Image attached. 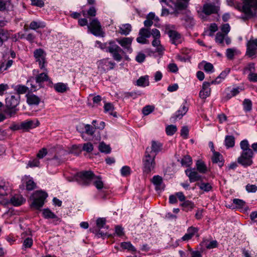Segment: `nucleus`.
<instances>
[{
  "label": "nucleus",
  "instance_id": "25",
  "mask_svg": "<svg viewBox=\"0 0 257 257\" xmlns=\"http://www.w3.org/2000/svg\"><path fill=\"white\" fill-rule=\"evenodd\" d=\"M23 184H25L26 189L28 190H32L36 187V184L33 180V179L30 176H25L23 179Z\"/></svg>",
  "mask_w": 257,
  "mask_h": 257
},
{
  "label": "nucleus",
  "instance_id": "43",
  "mask_svg": "<svg viewBox=\"0 0 257 257\" xmlns=\"http://www.w3.org/2000/svg\"><path fill=\"white\" fill-rule=\"evenodd\" d=\"M149 84L148 76H142L137 81V85L139 86L145 87Z\"/></svg>",
  "mask_w": 257,
  "mask_h": 257
},
{
  "label": "nucleus",
  "instance_id": "59",
  "mask_svg": "<svg viewBox=\"0 0 257 257\" xmlns=\"http://www.w3.org/2000/svg\"><path fill=\"white\" fill-rule=\"evenodd\" d=\"M47 150L46 148H43L40 150L38 152V154H37V158L38 159H43L47 155Z\"/></svg>",
  "mask_w": 257,
  "mask_h": 257
},
{
  "label": "nucleus",
  "instance_id": "22",
  "mask_svg": "<svg viewBox=\"0 0 257 257\" xmlns=\"http://www.w3.org/2000/svg\"><path fill=\"white\" fill-rule=\"evenodd\" d=\"M243 90V86H238L232 88L228 87L225 90V97L228 100L231 97L236 96Z\"/></svg>",
  "mask_w": 257,
  "mask_h": 257
},
{
  "label": "nucleus",
  "instance_id": "53",
  "mask_svg": "<svg viewBox=\"0 0 257 257\" xmlns=\"http://www.w3.org/2000/svg\"><path fill=\"white\" fill-rule=\"evenodd\" d=\"M184 20L186 22V25L188 27H191L195 24L194 19L191 15H187L184 18Z\"/></svg>",
  "mask_w": 257,
  "mask_h": 257
},
{
  "label": "nucleus",
  "instance_id": "64",
  "mask_svg": "<svg viewBox=\"0 0 257 257\" xmlns=\"http://www.w3.org/2000/svg\"><path fill=\"white\" fill-rule=\"evenodd\" d=\"M146 58V55L143 53H139L136 57V60L139 63L143 62Z\"/></svg>",
  "mask_w": 257,
  "mask_h": 257
},
{
  "label": "nucleus",
  "instance_id": "18",
  "mask_svg": "<svg viewBox=\"0 0 257 257\" xmlns=\"http://www.w3.org/2000/svg\"><path fill=\"white\" fill-rule=\"evenodd\" d=\"M167 34L169 36L170 40L172 44L177 45L182 43L183 38L180 34L175 30H169L167 32Z\"/></svg>",
  "mask_w": 257,
  "mask_h": 257
},
{
  "label": "nucleus",
  "instance_id": "9",
  "mask_svg": "<svg viewBox=\"0 0 257 257\" xmlns=\"http://www.w3.org/2000/svg\"><path fill=\"white\" fill-rule=\"evenodd\" d=\"M253 156L252 150L242 151L240 156L237 159V162L244 167L250 166L253 163Z\"/></svg>",
  "mask_w": 257,
  "mask_h": 257
},
{
  "label": "nucleus",
  "instance_id": "55",
  "mask_svg": "<svg viewBox=\"0 0 257 257\" xmlns=\"http://www.w3.org/2000/svg\"><path fill=\"white\" fill-rule=\"evenodd\" d=\"M131 168L127 166H124L120 169V173L121 176L127 177L131 174Z\"/></svg>",
  "mask_w": 257,
  "mask_h": 257
},
{
  "label": "nucleus",
  "instance_id": "57",
  "mask_svg": "<svg viewBox=\"0 0 257 257\" xmlns=\"http://www.w3.org/2000/svg\"><path fill=\"white\" fill-rule=\"evenodd\" d=\"M232 202L236 205V207L238 208H243L245 204V202L243 200L237 198L233 199Z\"/></svg>",
  "mask_w": 257,
  "mask_h": 257
},
{
  "label": "nucleus",
  "instance_id": "49",
  "mask_svg": "<svg viewBox=\"0 0 257 257\" xmlns=\"http://www.w3.org/2000/svg\"><path fill=\"white\" fill-rule=\"evenodd\" d=\"M10 4V0H0V11L6 10L9 7Z\"/></svg>",
  "mask_w": 257,
  "mask_h": 257
},
{
  "label": "nucleus",
  "instance_id": "36",
  "mask_svg": "<svg viewBox=\"0 0 257 257\" xmlns=\"http://www.w3.org/2000/svg\"><path fill=\"white\" fill-rule=\"evenodd\" d=\"M188 111V108L186 105V103H183L180 107L179 109L175 113V117L176 118L182 117Z\"/></svg>",
  "mask_w": 257,
  "mask_h": 257
},
{
  "label": "nucleus",
  "instance_id": "37",
  "mask_svg": "<svg viewBox=\"0 0 257 257\" xmlns=\"http://www.w3.org/2000/svg\"><path fill=\"white\" fill-rule=\"evenodd\" d=\"M243 110L245 112H250L252 110V103L250 99L245 98L242 102Z\"/></svg>",
  "mask_w": 257,
  "mask_h": 257
},
{
  "label": "nucleus",
  "instance_id": "3",
  "mask_svg": "<svg viewBox=\"0 0 257 257\" xmlns=\"http://www.w3.org/2000/svg\"><path fill=\"white\" fill-rule=\"evenodd\" d=\"M36 75L35 77L29 78L27 81V85L31 86V90L35 91L42 87V84L49 80L47 71Z\"/></svg>",
  "mask_w": 257,
  "mask_h": 257
},
{
  "label": "nucleus",
  "instance_id": "38",
  "mask_svg": "<svg viewBox=\"0 0 257 257\" xmlns=\"http://www.w3.org/2000/svg\"><path fill=\"white\" fill-rule=\"evenodd\" d=\"M224 144L227 148H232L235 144V138L232 136H226L224 140Z\"/></svg>",
  "mask_w": 257,
  "mask_h": 257
},
{
  "label": "nucleus",
  "instance_id": "28",
  "mask_svg": "<svg viewBox=\"0 0 257 257\" xmlns=\"http://www.w3.org/2000/svg\"><path fill=\"white\" fill-rule=\"evenodd\" d=\"M190 0H177L175 4V11H178L185 10L189 4Z\"/></svg>",
  "mask_w": 257,
  "mask_h": 257
},
{
  "label": "nucleus",
  "instance_id": "24",
  "mask_svg": "<svg viewBox=\"0 0 257 257\" xmlns=\"http://www.w3.org/2000/svg\"><path fill=\"white\" fill-rule=\"evenodd\" d=\"M198 229L193 226L189 227L187 230V233L181 238L183 241H188L191 239L198 233Z\"/></svg>",
  "mask_w": 257,
  "mask_h": 257
},
{
  "label": "nucleus",
  "instance_id": "56",
  "mask_svg": "<svg viewBox=\"0 0 257 257\" xmlns=\"http://www.w3.org/2000/svg\"><path fill=\"white\" fill-rule=\"evenodd\" d=\"M33 243V240L31 237H28L26 238L23 242V247L24 248H30Z\"/></svg>",
  "mask_w": 257,
  "mask_h": 257
},
{
  "label": "nucleus",
  "instance_id": "32",
  "mask_svg": "<svg viewBox=\"0 0 257 257\" xmlns=\"http://www.w3.org/2000/svg\"><path fill=\"white\" fill-rule=\"evenodd\" d=\"M229 70H225L222 71L220 75L216 78L214 80H212L210 82V84H217L221 82L226 77L227 74L229 73Z\"/></svg>",
  "mask_w": 257,
  "mask_h": 257
},
{
  "label": "nucleus",
  "instance_id": "7",
  "mask_svg": "<svg viewBox=\"0 0 257 257\" xmlns=\"http://www.w3.org/2000/svg\"><path fill=\"white\" fill-rule=\"evenodd\" d=\"M88 31L95 36L103 37L104 32L100 23L97 19H93L90 21L87 25Z\"/></svg>",
  "mask_w": 257,
  "mask_h": 257
},
{
  "label": "nucleus",
  "instance_id": "31",
  "mask_svg": "<svg viewBox=\"0 0 257 257\" xmlns=\"http://www.w3.org/2000/svg\"><path fill=\"white\" fill-rule=\"evenodd\" d=\"M152 183L156 186L157 190H162L164 187L162 184V178L161 177L157 175L154 176L152 180Z\"/></svg>",
  "mask_w": 257,
  "mask_h": 257
},
{
  "label": "nucleus",
  "instance_id": "48",
  "mask_svg": "<svg viewBox=\"0 0 257 257\" xmlns=\"http://www.w3.org/2000/svg\"><path fill=\"white\" fill-rule=\"evenodd\" d=\"M177 130L176 126L172 124L168 125L166 128V132L168 136L173 135Z\"/></svg>",
  "mask_w": 257,
  "mask_h": 257
},
{
  "label": "nucleus",
  "instance_id": "34",
  "mask_svg": "<svg viewBox=\"0 0 257 257\" xmlns=\"http://www.w3.org/2000/svg\"><path fill=\"white\" fill-rule=\"evenodd\" d=\"M27 101L29 104L38 105L40 101V99L34 94H27Z\"/></svg>",
  "mask_w": 257,
  "mask_h": 257
},
{
  "label": "nucleus",
  "instance_id": "17",
  "mask_svg": "<svg viewBox=\"0 0 257 257\" xmlns=\"http://www.w3.org/2000/svg\"><path fill=\"white\" fill-rule=\"evenodd\" d=\"M133 38L132 37H125L116 40L117 42L123 48L126 52L131 53L133 51L131 47Z\"/></svg>",
  "mask_w": 257,
  "mask_h": 257
},
{
  "label": "nucleus",
  "instance_id": "14",
  "mask_svg": "<svg viewBox=\"0 0 257 257\" xmlns=\"http://www.w3.org/2000/svg\"><path fill=\"white\" fill-rule=\"evenodd\" d=\"M246 54L249 57H255L257 50V39H250L247 43Z\"/></svg>",
  "mask_w": 257,
  "mask_h": 257
},
{
  "label": "nucleus",
  "instance_id": "2",
  "mask_svg": "<svg viewBox=\"0 0 257 257\" xmlns=\"http://www.w3.org/2000/svg\"><path fill=\"white\" fill-rule=\"evenodd\" d=\"M76 177L80 185H89L93 183L98 189H102L103 187V183L101 179L90 171L77 173Z\"/></svg>",
  "mask_w": 257,
  "mask_h": 257
},
{
  "label": "nucleus",
  "instance_id": "45",
  "mask_svg": "<svg viewBox=\"0 0 257 257\" xmlns=\"http://www.w3.org/2000/svg\"><path fill=\"white\" fill-rule=\"evenodd\" d=\"M95 130V128L90 124H85L84 126V131L88 135L92 136Z\"/></svg>",
  "mask_w": 257,
  "mask_h": 257
},
{
  "label": "nucleus",
  "instance_id": "41",
  "mask_svg": "<svg viewBox=\"0 0 257 257\" xmlns=\"http://www.w3.org/2000/svg\"><path fill=\"white\" fill-rule=\"evenodd\" d=\"M197 171L200 173H204L207 171V167L202 160H198L196 163Z\"/></svg>",
  "mask_w": 257,
  "mask_h": 257
},
{
  "label": "nucleus",
  "instance_id": "5",
  "mask_svg": "<svg viewBox=\"0 0 257 257\" xmlns=\"http://www.w3.org/2000/svg\"><path fill=\"white\" fill-rule=\"evenodd\" d=\"M155 158L154 156L150 155L145 153L143 160V172L145 174H149L156 167Z\"/></svg>",
  "mask_w": 257,
  "mask_h": 257
},
{
  "label": "nucleus",
  "instance_id": "26",
  "mask_svg": "<svg viewBox=\"0 0 257 257\" xmlns=\"http://www.w3.org/2000/svg\"><path fill=\"white\" fill-rule=\"evenodd\" d=\"M25 200L23 196L19 194H16L12 196L10 199V203L15 206H19L23 204Z\"/></svg>",
  "mask_w": 257,
  "mask_h": 257
},
{
  "label": "nucleus",
  "instance_id": "13",
  "mask_svg": "<svg viewBox=\"0 0 257 257\" xmlns=\"http://www.w3.org/2000/svg\"><path fill=\"white\" fill-rule=\"evenodd\" d=\"M151 31L146 28H141L139 33V36L137 38V41L140 44H145L149 43L147 38L151 36Z\"/></svg>",
  "mask_w": 257,
  "mask_h": 257
},
{
  "label": "nucleus",
  "instance_id": "61",
  "mask_svg": "<svg viewBox=\"0 0 257 257\" xmlns=\"http://www.w3.org/2000/svg\"><path fill=\"white\" fill-rule=\"evenodd\" d=\"M225 35L220 32H218L216 34L215 37V41L219 44H222L224 39Z\"/></svg>",
  "mask_w": 257,
  "mask_h": 257
},
{
  "label": "nucleus",
  "instance_id": "39",
  "mask_svg": "<svg viewBox=\"0 0 257 257\" xmlns=\"http://www.w3.org/2000/svg\"><path fill=\"white\" fill-rule=\"evenodd\" d=\"M220 3L219 0H214V2L210 3V14H217L219 10Z\"/></svg>",
  "mask_w": 257,
  "mask_h": 257
},
{
  "label": "nucleus",
  "instance_id": "58",
  "mask_svg": "<svg viewBox=\"0 0 257 257\" xmlns=\"http://www.w3.org/2000/svg\"><path fill=\"white\" fill-rule=\"evenodd\" d=\"M28 89V88L27 86L21 85H18L16 87L17 93L15 94H19V95L20 94H24L27 91Z\"/></svg>",
  "mask_w": 257,
  "mask_h": 257
},
{
  "label": "nucleus",
  "instance_id": "16",
  "mask_svg": "<svg viewBox=\"0 0 257 257\" xmlns=\"http://www.w3.org/2000/svg\"><path fill=\"white\" fill-rule=\"evenodd\" d=\"M162 148V145L161 143L153 141L151 147H148L145 153L156 157L158 153L161 151Z\"/></svg>",
  "mask_w": 257,
  "mask_h": 257
},
{
  "label": "nucleus",
  "instance_id": "52",
  "mask_svg": "<svg viewBox=\"0 0 257 257\" xmlns=\"http://www.w3.org/2000/svg\"><path fill=\"white\" fill-rule=\"evenodd\" d=\"M240 148L242 151H247L248 150H252L249 148L248 142L246 140H244L240 143Z\"/></svg>",
  "mask_w": 257,
  "mask_h": 257
},
{
  "label": "nucleus",
  "instance_id": "6",
  "mask_svg": "<svg viewBox=\"0 0 257 257\" xmlns=\"http://www.w3.org/2000/svg\"><path fill=\"white\" fill-rule=\"evenodd\" d=\"M106 51L110 53L116 61H120L121 60L123 50L114 41L107 43Z\"/></svg>",
  "mask_w": 257,
  "mask_h": 257
},
{
  "label": "nucleus",
  "instance_id": "19",
  "mask_svg": "<svg viewBox=\"0 0 257 257\" xmlns=\"http://www.w3.org/2000/svg\"><path fill=\"white\" fill-rule=\"evenodd\" d=\"M196 10L199 17L203 20H206L209 16V4L205 3L202 7L198 6Z\"/></svg>",
  "mask_w": 257,
  "mask_h": 257
},
{
  "label": "nucleus",
  "instance_id": "54",
  "mask_svg": "<svg viewBox=\"0 0 257 257\" xmlns=\"http://www.w3.org/2000/svg\"><path fill=\"white\" fill-rule=\"evenodd\" d=\"M18 111V109L16 107L11 108V107H7V108L4 110L5 113L8 114L10 117L14 116Z\"/></svg>",
  "mask_w": 257,
  "mask_h": 257
},
{
  "label": "nucleus",
  "instance_id": "62",
  "mask_svg": "<svg viewBox=\"0 0 257 257\" xmlns=\"http://www.w3.org/2000/svg\"><path fill=\"white\" fill-rule=\"evenodd\" d=\"M221 31L224 35H226L230 30V27L228 24H224L222 25L221 28Z\"/></svg>",
  "mask_w": 257,
  "mask_h": 257
},
{
  "label": "nucleus",
  "instance_id": "47",
  "mask_svg": "<svg viewBox=\"0 0 257 257\" xmlns=\"http://www.w3.org/2000/svg\"><path fill=\"white\" fill-rule=\"evenodd\" d=\"M192 159L189 156H184L181 160V164L185 167H189L192 164Z\"/></svg>",
  "mask_w": 257,
  "mask_h": 257
},
{
  "label": "nucleus",
  "instance_id": "15",
  "mask_svg": "<svg viewBox=\"0 0 257 257\" xmlns=\"http://www.w3.org/2000/svg\"><path fill=\"white\" fill-rule=\"evenodd\" d=\"M20 96L19 94L9 95L6 99V105L7 107L14 108L19 104Z\"/></svg>",
  "mask_w": 257,
  "mask_h": 257
},
{
  "label": "nucleus",
  "instance_id": "11",
  "mask_svg": "<svg viewBox=\"0 0 257 257\" xmlns=\"http://www.w3.org/2000/svg\"><path fill=\"white\" fill-rule=\"evenodd\" d=\"M210 146H211V151L212 152L211 158L212 163L217 164L219 168H221L224 163L223 156L219 152L215 151L213 144L211 142H210Z\"/></svg>",
  "mask_w": 257,
  "mask_h": 257
},
{
  "label": "nucleus",
  "instance_id": "10",
  "mask_svg": "<svg viewBox=\"0 0 257 257\" xmlns=\"http://www.w3.org/2000/svg\"><path fill=\"white\" fill-rule=\"evenodd\" d=\"M46 53L42 49H37L34 51V56L36 61L38 63L40 68L44 70H46Z\"/></svg>",
  "mask_w": 257,
  "mask_h": 257
},
{
  "label": "nucleus",
  "instance_id": "60",
  "mask_svg": "<svg viewBox=\"0 0 257 257\" xmlns=\"http://www.w3.org/2000/svg\"><path fill=\"white\" fill-rule=\"evenodd\" d=\"M154 109V107L151 105L145 106L143 109V113L145 115H147L151 113Z\"/></svg>",
  "mask_w": 257,
  "mask_h": 257
},
{
  "label": "nucleus",
  "instance_id": "50",
  "mask_svg": "<svg viewBox=\"0 0 257 257\" xmlns=\"http://www.w3.org/2000/svg\"><path fill=\"white\" fill-rule=\"evenodd\" d=\"M43 214L46 218H57V216L49 209H44Z\"/></svg>",
  "mask_w": 257,
  "mask_h": 257
},
{
  "label": "nucleus",
  "instance_id": "23",
  "mask_svg": "<svg viewBox=\"0 0 257 257\" xmlns=\"http://www.w3.org/2000/svg\"><path fill=\"white\" fill-rule=\"evenodd\" d=\"M186 175L189 177L191 182L199 181L201 179L200 175L194 169H188L185 171Z\"/></svg>",
  "mask_w": 257,
  "mask_h": 257
},
{
  "label": "nucleus",
  "instance_id": "27",
  "mask_svg": "<svg viewBox=\"0 0 257 257\" xmlns=\"http://www.w3.org/2000/svg\"><path fill=\"white\" fill-rule=\"evenodd\" d=\"M209 96V82H204L199 92L201 99L205 100Z\"/></svg>",
  "mask_w": 257,
  "mask_h": 257
},
{
  "label": "nucleus",
  "instance_id": "1",
  "mask_svg": "<svg viewBox=\"0 0 257 257\" xmlns=\"http://www.w3.org/2000/svg\"><path fill=\"white\" fill-rule=\"evenodd\" d=\"M228 5L234 7L239 11L242 12L244 16L241 18L246 21L255 16V11L257 9V0H242L240 4L235 0H227Z\"/></svg>",
  "mask_w": 257,
  "mask_h": 257
},
{
  "label": "nucleus",
  "instance_id": "4",
  "mask_svg": "<svg viewBox=\"0 0 257 257\" xmlns=\"http://www.w3.org/2000/svg\"><path fill=\"white\" fill-rule=\"evenodd\" d=\"M48 194L42 190L35 191L32 195L33 202L31 207L36 209H40L44 205Z\"/></svg>",
  "mask_w": 257,
  "mask_h": 257
},
{
  "label": "nucleus",
  "instance_id": "8",
  "mask_svg": "<svg viewBox=\"0 0 257 257\" xmlns=\"http://www.w3.org/2000/svg\"><path fill=\"white\" fill-rule=\"evenodd\" d=\"M154 38L152 44L154 47L156 48V51L159 55H162L165 50L164 47L161 44L160 37L161 34L160 31L157 29H153L151 30V36Z\"/></svg>",
  "mask_w": 257,
  "mask_h": 257
},
{
  "label": "nucleus",
  "instance_id": "35",
  "mask_svg": "<svg viewBox=\"0 0 257 257\" xmlns=\"http://www.w3.org/2000/svg\"><path fill=\"white\" fill-rule=\"evenodd\" d=\"M46 24L42 21H33L31 22L29 25V28L31 30H36L39 28H43L45 27Z\"/></svg>",
  "mask_w": 257,
  "mask_h": 257
},
{
  "label": "nucleus",
  "instance_id": "46",
  "mask_svg": "<svg viewBox=\"0 0 257 257\" xmlns=\"http://www.w3.org/2000/svg\"><path fill=\"white\" fill-rule=\"evenodd\" d=\"M99 150L102 153H109L110 152V148L108 145L103 142H101L98 147Z\"/></svg>",
  "mask_w": 257,
  "mask_h": 257
},
{
  "label": "nucleus",
  "instance_id": "63",
  "mask_svg": "<svg viewBox=\"0 0 257 257\" xmlns=\"http://www.w3.org/2000/svg\"><path fill=\"white\" fill-rule=\"evenodd\" d=\"M106 223V219L104 218H99L96 220V224L98 227L103 228Z\"/></svg>",
  "mask_w": 257,
  "mask_h": 257
},
{
  "label": "nucleus",
  "instance_id": "44",
  "mask_svg": "<svg viewBox=\"0 0 257 257\" xmlns=\"http://www.w3.org/2000/svg\"><path fill=\"white\" fill-rule=\"evenodd\" d=\"M104 111L108 112L109 114L112 115L114 116H116V112H113L114 107L113 105L110 103L105 104L104 106Z\"/></svg>",
  "mask_w": 257,
  "mask_h": 257
},
{
  "label": "nucleus",
  "instance_id": "29",
  "mask_svg": "<svg viewBox=\"0 0 257 257\" xmlns=\"http://www.w3.org/2000/svg\"><path fill=\"white\" fill-rule=\"evenodd\" d=\"M54 88L56 91L59 93H64L69 90L68 84L62 82H58L55 84Z\"/></svg>",
  "mask_w": 257,
  "mask_h": 257
},
{
  "label": "nucleus",
  "instance_id": "40",
  "mask_svg": "<svg viewBox=\"0 0 257 257\" xmlns=\"http://www.w3.org/2000/svg\"><path fill=\"white\" fill-rule=\"evenodd\" d=\"M120 247L123 249H126L128 251L134 252L136 251V248L131 243V242H123L120 244Z\"/></svg>",
  "mask_w": 257,
  "mask_h": 257
},
{
  "label": "nucleus",
  "instance_id": "12",
  "mask_svg": "<svg viewBox=\"0 0 257 257\" xmlns=\"http://www.w3.org/2000/svg\"><path fill=\"white\" fill-rule=\"evenodd\" d=\"M93 150V146L90 143H86L83 144L82 147L79 145H74L71 150V153L78 155L80 154L82 150L85 151L87 153L91 152Z\"/></svg>",
  "mask_w": 257,
  "mask_h": 257
},
{
  "label": "nucleus",
  "instance_id": "21",
  "mask_svg": "<svg viewBox=\"0 0 257 257\" xmlns=\"http://www.w3.org/2000/svg\"><path fill=\"white\" fill-rule=\"evenodd\" d=\"M115 63L109 59H103L98 62V68L103 71H107L113 68Z\"/></svg>",
  "mask_w": 257,
  "mask_h": 257
},
{
  "label": "nucleus",
  "instance_id": "20",
  "mask_svg": "<svg viewBox=\"0 0 257 257\" xmlns=\"http://www.w3.org/2000/svg\"><path fill=\"white\" fill-rule=\"evenodd\" d=\"M39 125V122L37 119H27L21 122L22 130L25 131L34 128Z\"/></svg>",
  "mask_w": 257,
  "mask_h": 257
},
{
  "label": "nucleus",
  "instance_id": "51",
  "mask_svg": "<svg viewBox=\"0 0 257 257\" xmlns=\"http://www.w3.org/2000/svg\"><path fill=\"white\" fill-rule=\"evenodd\" d=\"M40 162L39 159L36 158L29 161L27 168L38 167L40 166Z\"/></svg>",
  "mask_w": 257,
  "mask_h": 257
},
{
  "label": "nucleus",
  "instance_id": "33",
  "mask_svg": "<svg viewBox=\"0 0 257 257\" xmlns=\"http://www.w3.org/2000/svg\"><path fill=\"white\" fill-rule=\"evenodd\" d=\"M119 27V32L121 35H127L132 31V26L130 24H122Z\"/></svg>",
  "mask_w": 257,
  "mask_h": 257
},
{
  "label": "nucleus",
  "instance_id": "42",
  "mask_svg": "<svg viewBox=\"0 0 257 257\" xmlns=\"http://www.w3.org/2000/svg\"><path fill=\"white\" fill-rule=\"evenodd\" d=\"M238 51L236 49L228 48L226 50V56L228 60H233L235 55H237Z\"/></svg>",
  "mask_w": 257,
  "mask_h": 257
},
{
  "label": "nucleus",
  "instance_id": "30",
  "mask_svg": "<svg viewBox=\"0 0 257 257\" xmlns=\"http://www.w3.org/2000/svg\"><path fill=\"white\" fill-rule=\"evenodd\" d=\"M10 37V33L7 30L0 29V47L6 42Z\"/></svg>",
  "mask_w": 257,
  "mask_h": 257
}]
</instances>
